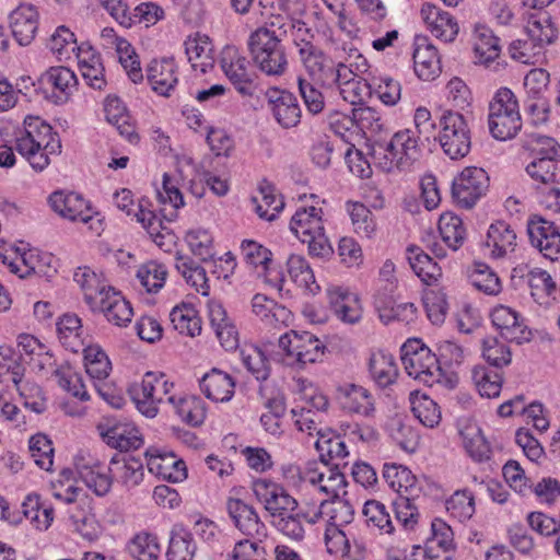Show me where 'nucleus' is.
I'll list each match as a JSON object with an SVG mask.
<instances>
[{"label":"nucleus","mask_w":560,"mask_h":560,"mask_svg":"<svg viewBox=\"0 0 560 560\" xmlns=\"http://www.w3.org/2000/svg\"><path fill=\"white\" fill-rule=\"evenodd\" d=\"M15 144L18 152L37 172H42L49 165L51 154H59L61 151L57 133L38 117L24 119L23 129H19L15 133Z\"/></svg>","instance_id":"1"},{"label":"nucleus","mask_w":560,"mask_h":560,"mask_svg":"<svg viewBox=\"0 0 560 560\" xmlns=\"http://www.w3.org/2000/svg\"><path fill=\"white\" fill-rule=\"evenodd\" d=\"M371 156L374 164L383 172L406 170L421 156L419 137L411 129L399 130L388 142H375Z\"/></svg>","instance_id":"2"},{"label":"nucleus","mask_w":560,"mask_h":560,"mask_svg":"<svg viewBox=\"0 0 560 560\" xmlns=\"http://www.w3.org/2000/svg\"><path fill=\"white\" fill-rule=\"evenodd\" d=\"M255 67L269 78H281L289 69V58L279 37L267 30H255L247 40Z\"/></svg>","instance_id":"3"},{"label":"nucleus","mask_w":560,"mask_h":560,"mask_svg":"<svg viewBox=\"0 0 560 560\" xmlns=\"http://www.w3.org/2000/svg\"><path fill=\"white\" fill-rule=\"evenodd\" d=\"M489 131L493 138L513 139L522 128L518 101L508 88L499 89L489 103Z\"/></svg>","instance_id":"4"},{"label":"nucleus","mask_w":560,"mask_h":560,"mask_svg":"<svg viewBox=\"0 0 560 560\" xmlns=\"http://www.w3.org/2000/svg\"><path fill=\"white\" fill-rule=\"evenodd\" d=\"M290 229L302 243L307 244L312 256L324 258L332 254L325 235L322 208L313 205L296 210L291 219Z\"/></svg>","instance_id":"5"},{"label":"nucleus","mask_w":560,"mask_h":560,"mask_svg":"<svg viewBox=\"0 0 560 560\" xmlns=\"http://www.w3.org/2000/svg\"><path fill=\"white\" fill-rule=\"evenodd\" d=\"M173 387L174 384L163 373L148 372L142 382L131 388V395L137 409L143 416L154 418L160 404L175 406L178 398L172 394Z\"/></svg>","instance_id":"6"},{"label":"nucleus","mask_w":560,"mask_h":560,"mask_svg":"<svg viewBox=\"0 0 560 560\" xmlns=\"http://www.w3.org/2000/svg\"><path fill=\"white\" fill-rule=\"evenodd\" d=\"M54 497L69 505L68 514L75 532L92 541L101 533L100 524L93 513V500L78 487H68L63 492H54Z\"/></svg>","instance_id":"7"},{"label":"nucleus","mask_w":560,"mask_h":560,"mask_svg":"<svg viewBox=\"0 0 560 560\" xmlns=\"http://www.w3.org/2000/svg\"><path fill=\"white\" fill-rule=\"evenodd\" d=\"M401 362L409 376L427 386L431 387L442 380L440 360L419 340H409L402 346Z\"/></svg>","instance_id":"8"},{"label":"nucleus","mask_w":560,"mask_h":560,"mask_svg":"<svg viewBox=\"0 0 560 560\" xmlns=\"http://www.w3.org/2000/svg\"><path fill=\"white\" fill-rule=\"evenodd\" d=\"M439 141L443 152L452 160L465 158L471 148L470 129L465 117L453 110H445L439 117Z\"/></svg>","instance_id":"9"},{"label":"nucleus","mask_w":560,"mask_h":560,"mask_svg":"<svg viewBox=\"0 0 560 560\" xmlns=\"http://www.w3.org/2000/svg\"><path fill=\"white\" fill-rule=\"evenodd\" d=\"M279 349L285 364L303 368L307 363L319 361L324 355L325 346L311 332L298 334L291 330L279 338Z\"/></svg>","instance_id":"10"},{"label":"nucleus","mask_w":560,"mask_h":560,"mask_svg":"<svg viewBox=\"0 0 560 560\" xmlns=\"http://www.w3.org/2000/svg\"><path fill=\"white\" fill-rule=\"evenodd\" d=\"M489 188L487 172L477 166L465 167L452 183L455 202L466 209L472 208Z\"/></svg>","instance_id":"11"},{"label":"nucleus","mask_w":560,"mask_h":560,"mask_svg":"<svg viewBox=\"0 0 560 560\" xmlns=\"http://www.w3.org/2000/svg\"><path fill=\"white\" fill-rule=\"evenodd\" d=\"M49 203L51 209L62 218L89 224V229L97 234L102 230V220L93 213L89 202L81 195L55 191L49 197Z\"/></svg>","instance_id":"12"},{"label":"nucleus","mask_w":560,"mask_h":560,"mask_svg":"<svg viewBox=\"0 0 560 560\" xmlns=\"http://www.w3.org/2000/svg\"><path fill=\"white\" fill-rule=\"evenodd\" d=\"M253 491L268 512L273 523L288 513L298 510V501L280 485L266 479L256 480L253 485Z\"/></svg>","instance_id":"13"},{"label":"nucleus","mask_w":560,"mask_h":560,"mask_svg":"<svg viewBox=\"0 0 560 560\" xmlns=\"http://www.w3.org/2000/svg\"><path fill=\"white\" fill-rule=\"evenodd\" d=\"M527 234L530 245L545 258H560V226L540 215H534L527 221Z\"/></svg>","instance_id":"14"},{"label":"nucleus","mask_w":560,"mask_h":560,"mask_svg":"<svg viewBox=\"0 0 560 560\" xmlns=\"http://www.w3.org/2000/svg\"><path fill=\"white\" fill-rule=\"evenodd\" d=\"M299 46L300 59L310 77L323 86L332 88V75L336 61L322 49L301 37Z\"/></svg>","instance_id":"15"},{"label":"nucleus","mask_w":560,"mask_h":560,"mask_svg":"<svg viewBox=\"0 0 560 560\" xmlns=\"http://www.w3.org/2000/svg\"><path fill=\"white\" fill-rule=\"evenodd\" d=\"M225 508L234 526L242 534L257 540L267 538V527L253 505L241 499L229 498Z\"/></svg>","instance_id":"16"},{"label":"nucleus","mask_w":560,"mask_h":560,"mask_svg":"<svg viewBox=\"0 0 560 560\" xmlns=\"http://www.w3.org/2000/svg\"><path fill=\"white\" fill-rule=\"evenodd\" d=\"M221 69L235 89L243 95H250L253 73L245 56L234 46H225L221 52Z\"/></svg>","instance_id":"17"},{"label":"nucleus","mask_w":560,"mask_h":560,"mask_svg":"<svg viewBox=\"0 0 560 560\" xmlns=\"http://www.w3.org/2000/svg\"><path fill=\"white\" fill-rule=\"evenodd\" d=\"M266 98L273 118L282 128L289 129L300 124L302 112L292 93L271 88L267 90Z\"/></svg>","instance_id":"18"},{"label":"nucleus","mask_w":560,"mask_h":560,"mask_svg":"<svg viewBox=\"0 0 560 560\" xmlns=\"http://www.w3.org/2000/svg\"><path fill=\"white\" fill-rule=\"evenodd\" d=\"M97 431L107 445L120 452L138 450L143 444L139 429L132 423L107 420L97 424Z\"/></svg>","instance_id":"19"},{"label":"nucleus","mask_w":560,"mask_h":560,"mask_svg":"<svg viewBox=\"0 0 560 560\" xmlns=\"http://www.w3.org/2000/svg\"><path fill=\"white\" fill-rule=\"evenodd\" d=\"M148 470L163 479L178 482L187 477L185 462L177 459L173 453H164L159 448L150 447L145 452Z\"/></svg>","instance_id":"20"},{"label":"nucleus","mask_w":560,"mask_h":560,"mask_svg":"<svg viewBox=\"0 0 560 560\" xmlns=\"http://www.w3.org/2000/svg\"><path fill=\"white\" fill-rule=\"evenodd\" d=\"M75 468L80 479L96 495L107 494L112 488V478L104 465L91 456H79L75 459Z\"/></svg>","instance_id":"21"},{"label":"nucleus","mask_w":560,"mask_h":560,"mask_svg":"<svg viewBox=\"0 0 560 560\" xmlns=\"http://www.w3.org/2000/svg\"><path fill=\"white\" fill-rule=\"evenodd\" d=\"M209 320L220 345L228 351L238 347V330L223 305L218 301L208 303Z\"/></svg>","instance_id":"22"},{"label":"nucleus","mask_w":560,"mask_h":560,"mask_svg":"<svg viewBox=\"0 0 560 560\" xmlns=\"http://www.w3.org/2000/svg\"><path fill=\"white\" fill-rule=\"evenodd\" d=\"M12 35L21 46L30 45L38 28V12L32 4H21L9 16Z\"/></svg>","instance_id":"23"},{"label":"nucleus","mask_w":560,"mask_h":560,"mask_svg":"<svg viewBox=\"0 0 560 560\" xmlns=\"http://www.w3.org/2000/svg\"><path fill=\"white\" fill-rule=\"evenodd\" d=\"M315 447L319 454L322 463L325 466L328 464H331L337 468H345L348 466V446L345 439L339 434H336L332 431H318V438L315 442Z\"/></svg>","instance_id":"24"},{"label":"nucleus","mask_w":560,"mask_h":560,"mask_svg":"<svg viewBox=\"0 0 560 560\" xmlns=\"http://www.w3.org/2000/svg\"><path fill=\"white\" fill-rule=\"evenodd\" d=\"M516 233L504 221H497L489 226L485 247L490 257L500 259L515 252Z\"/></svg>","instance_id":"25"},{"label":"nucleus","mask_w":560,"mask_h":560,"mask_svg":"<svg viewBox=\"0 0 560 560\" xmlns=\"http://www.w3.org/2000/svg\"><path fill=\"white\" fill-rule=\"evenodd\" d=\"M147 79L154 92L162 96H170L178 82L174 59L152 60L147 69Z\"/></svg>","instance_id":"26"},{"label":"nucleus","mask_w":560,"mask_h":560,"mask_svg":"<svg viewBox=\"0 0 560 560\" xmlns=\"http://www.w3.org/2000/svg\"><path fill=\"white\" fill-rule=\"evenodd\" d=\"M493 325L500 330L501 336L511 342L522 343L529 339L530 332L520 319L517 312L508 306H497L491 313Z\"/></svg>","instance_id":"27"},{"label":"nucleus","mask_w":560,"mask_h":560,"mask_svg":"<svg viewBox=\"0 0 560 560\" xmlns=\"http://www.w3.org/2000/svg\"><path fill=\"white\" fill-rule=\"evenodd\" d=\"M421 16L430 32L444 42H453L459 27L454 18L432 3H424L421 8Z\"/></svg>","instance_id":"28"},{"label":"nucleus","mask_w":560,"mask_h":560,"mask_svg":"<svg viewBox=\"0 0 560 560\" xmlns=\"http://www.w3.org/2000/svg\"><path fill=\"white\" fill-rule=\"evenodd\" d=\"M413 65L416 74L424 81L434 80L441 72L436 48L425 37L415 42Z\"/></svg>","instance_id":"29"},{"label":"nucleus","mask_w":560,"mask_h":560,"mask_svg":"<svg viewBox=\"0 0 560 560\" xmlns=\"http://www.w3.org/2000/svg\"><path fill=\"white\" fill-rule=\"evenodd\" d=\"M526 34L534 48L542 50L557 38V28L551 16L546 11H537L528 14L525 25Z\"/></svg>","instance_id":"30"},{"label":"nucleus","mask_w":560,"mask_h":560,"mask_svg":"<svg viewBox=\"0 0 560 560\" xmlns=\"http://www.w3.org/2000/svg\"><path fill=\"white\" fill-rule=\"evenodd\" d=\"M234 378L219 369H212L200 381V389L205 396L215 402L230 401L234 395Z\"/></svg>","instance_id":"31"},{"label":"nucleus","mask_w":560,"mask_h":560,"mask_svg":"<svg viewBox=\"0 0 560 560\" xmlns=\"http://www.w3.org/2000/svg\"><path fill=\"white\" fill-rule=\"evenodd\" d=\"M96 311L102 312L109 323L118 327L127 326L133 315L130 303L114 288H108L107 294L96 305Z\"/></svg>","instance_id":"32"},{"label":"nucleus","mask_w":560,"mask_h":560,"mask_svg":"<svg viewBox=\"0 0 560 560\" xmlns=\"http://www.w3.org/2000/svg\"><path fill=\"white\" fill-rule=\"evenodd\" d=\"M73 280L83 291L84 300L92 311H96V305H100L102 298L107 294L108 288H112L89 267H79L73 275Z\"/></svg>","instance_id":"33"},{"label":"nucleus","mask_w":560,"mask_h":560,"mask_svg":"<svg viewBox=\"0 0 560 560\" xmlns=\"http://www.w3.org/2000/svg\"><path fill=\"white\" fill-rule=\"evenodd\" d=\"M185 52L191 67L206 73L214 65L213 45L207 35L196 33L184 43Z\"/></svg>","instance_id":"34"},{"label":"nucleus","mask_w":560,"mask_h":560,"mask_svg":"<svg viewBox=\"0 0 560 560\" xmlns=\"http://www.w3.org/2000/svg\"><path fill=\"white\" fill-rule=\"evenodd\" d=\"M80 71L85 82L95 90H102L106 85L105 68L101 56L92 47H80L75 55Z\"/></svg>","instance_id":"35"},{"label":"nucleus","mask_w":560,"mask_h":560,"mask_svg":"<svg viewBox=\"0 0 560 560\" xmlns=\"http://www.w3.org/2000/svg\"><path fill=\"white\" fill-rule=\"evenodd\" d=\"M104 112L106 120L117 129L121 137L126 138L131 143L138 140L135 125L120 98L117 96H107L104 104Z\"/></svg>","instance_id":"36"},{"label":"nucleus","mask_w":560,"mask_h":560,"mask_svg":"<svg viewBox=\"0 0 560 560\" xmlns=\"http://www.w3.org/2000/svg\"><path fill=\"white\" fill-rule=\"evenodd\" d=\"M337 399L341 408L351 413L369 415L373 402L368 389L354 384H345L337 389Z\"/></svg>","instance_id":"37"},{"label":"nucleus","mask_w":560,"mask_h":560,"mask_svg":"<svg viewBox=\"0 0 560 560\" xmlns=\"http://www.w3.org/2000/svg\"><path fill=\"white\" fill-rule=\"evenodd\" d=\"M474 51L478 63L488 66L499 58L501 52L500 39L488 26L478 24L472 33Z\"/></svg>","instance_id":"38"},{"label":"nucleus","mask_w":560,"mask_h":560,"mask_svg":"<svg viewBox=\"0 0 560 560\" xmlns=\"http://www.w3.org/2000/svg\"><path fill=\"white\" fill-rule=\"evenodd\" d=\"M260 197H254L255 211L260 219L273 221L284 208V201L276 187L264 179L258 187Z\"/></svg>","instance_id":"39"},{"label":"nucleus","mask_w":560,"mask_h":560,"mask_svg":"<svg viewBox=\"0 0 560 560\" xmlns=\"http://www.w3.org/2000/svg\"><path fill=\"white\" fill-rule=\"evenodd\" d=\"M42 82L55 92L56 102L63 103L75 90L78 80L73 71L59 66L49 68L42 77Z\"/></svg>","instance_id":"40"},{"label":"nucleus","mask_w":560,"mask_h":560,"mask_svg":"<svg viewBox=\"0 0 560 560\" xmlns=\"http://www.w3.org/2000/svg\"><path fill=\"white\" fill-rule=\"evenodd\" d=\"M156 195L162 218L167 222L174 221L177 218V210L184 207L185 202L174 178L168 174L163 175L162 189H158Z\"/></svg>","instance_id":"41"},{"label":"nucleus","mask_w":560,"mask_h":560,"mask_svg":"<svg viewBox=\"0 0 560 560\" xmlns=\"http://www.w3.org/2000/svg\"><path fill=\"white\" fill-rule=\"evenodd\" d=\"M369 372L372 380L380 387H388L393 385L398 377V365L395 358L382 351L371 355L369 362Z\"/></svg>","instance_id":"42"},{"label":"nucleus","mask_w":560,"mask_h":560,"mask_svg":"<svg viewBox=\"0 0 560 560\" xmlns=\"http://www.w3.org/2000/svg\"><path fill=\"white\" fill-rule=\"evenodd\" d=\"M407 259L415 273L428 285L435 283L442 276L440 266L418 246L407 248Z\"/></svg>","instance_id":"43"},{"label":"nucleus","mask_w":560,"mask_h":560,"mask_svg":"<svg viewBox=\"0 0 560 560\" xmlns=\"http://www.w3.org/2000/svg\"><path fill=\"white\" fill-rule=\"evenodd\" d=\"M175 268L195 290L207 296L210 292L206 269L199 266L191 257L176 254Z\"/></svg>","instance_id":"44"},{"label":"nucleus","mask_w":560,"mask_h":560,"mask_svg":"<svg viewBox=\"0 0 560 560\" xmlns=\"http://www.w3.org/2000/svg\"><path fill=\"white\" fill-rule=\"evenodd\" d=\"M526 173L536 183V186L558 185L560 183V161L534 158L526 166Z\"/></svg>","instance_id":"45"},{"label":"nucleus","mask_w":560,"mask_h":560,"mask_svg":"<svg viewBox=\"0 0 560 560\" xmlns=\"http://www.w3.org/2000/svg\"><path fill=\"white\" fill-rule=\"evenodd\" d=\"M47 46L60 61L69 60L72 56H75L80 49L74 33L65 25H60L54 31L48 39ZM81 47L84 46L81 45Z\"/></svg>","instance_id":"46"},{"label":"nucleus","mask_w":560,"mask_h":560,"mask_svg":"<svg viewBox=\"0 0 560 560\" xmlns=\"http://www.w3.org/2000/svg\"><path fill=\"white\" fill-rule=\"evenodd\" d=\"M110 464L113 467L109 470L126 488H135L142 481L143 464L139 458L126 456L122 462L113 458Z\"/></svg>","instance_id":"47"},{"label":"nucleus","mask_w":560,"mask_h":560,"mask_svg":"<svg viewBox=\"0 0 560 560\" xmlns=\"http://www.w3.org/2000/svg\"><path fill=\"white\" fill-rule=\"evenodd\" d=\"M410 405L413 416L427 428H434L441 421V410L438 404L425 394L412 392Z\"/></svg>","instance_id":"48"},{"label":"nucleus","mask_w":560,"mask_h":560,"mask_svg":"<svg viewBox=\"0 0 560 560\" xmlns=\"http://www.w3.org/2000/svg\"><path fill=\"white\" fill-rule=\"evenodd\" d=\"M288 273L292 281L311 294L319 292L320 288L306 259L300 255H291L287 261Z\"/></svg>","instance_id":"49"},{"label":"nucleus","mask_w":560,"mask_h":560,"mask_svg":"<svg viewBox=\"0 0 560 560\" xmlns=\"http://www.w3.org/2000/svg\"><path fill=\"white\" fill-rule=\"evenodd\" d=\"M57 332L61 343L72 352L83 347L82 324L75 314H65L57 322Z\"/></svg>","instance_id":"50"},{"label":"nucleus","mask_w":560,"mask_h":560,"mask_svg":"<svg viewBox=\"0 0 560 560\" xmlns=\"http://www.w3.org/2000/svg\"><path fill=\"white\" fill-rule=\"evenodd\" d=\"M439 231L443 242L453 250H457L466 240V229L463 220L452 212L441 214Z\"/></svg>","instance_id":"51"},{"label":"nucleus","mask_w":560,"mask_h":560,"mask_svg":"<svg viewBox=\"0 0 560 560\" xmlns=\"http://www.w3.org/2000/svg\"><path fill=\"white\" fill-rule=\"evenodd\" d=\"M383 478L398 493L406 492L411 494L416 488V476L404 465L385 463L383 466Z\"/></svg>","instance_id":"52"},{"label":"nucleus","mask_w":560,"mask_h":560,"mask_svg":"<svg viewBox=\"0 0 560 560\" xmlns=\"http://www.w3.org/2000/svg\"><path fill=\"white\" fill-rule=\"evenodd\" d=\"M530 289V294L539 305H547V298L557 290V284L551 275L540 268H534L525 277Z\"/></svg>","instance_id":"53"},{"label":"nucleus","mask_w":560,"mask_h":560,"mask_svg":"<svg viewBox=\"0 0 560 560\" xmlns=\"http://www.w3.org/2000/svg\"><path fill=\"white\" fill-rule=\"evenodd\" d=\"M472 287L488 295H497L502 285L497 273L486 264L475 262L468 275Z\"/></svg>","instance_id":"54"},{"label":"nucleus","mask_w":560,"mask_h":560,"mask_svg":"<svg viewBox=\"0 0 560 560\" xmlns=\"http://www.w3.org/2000/svg\"><path fill=\"white\" fill-rule=\"evenodd\" d=\"M243 365L257 381H266L270 374V368L264 352L254 345H244L240 350Z\"/></svg>","instance_id":"55"},{"label":"nucleus","mask_w":560,"mask_h":560,"mask_svg":"<svg viewBox=\"0 0 560 560\" xmlns=\"http://www.w3.org/2000/svg\"><path fill=\"white\" fill-rule=\"evenodd\" d=\"M21 355L9 346H0V382H12L15 386L21 384L24 375Z\"/></svg>","instance_id":"56"},{"label":"nucleus","mask_w":560,"mask_h":560,"mask_svg":"<svg viewBox=\"0 0 560 560\" xmlns=\"http://www.w3.org/2000/svg\"><path fill=\"white\" fill-rule=\"evenodd\" d=\"M127 548L129 555L137 560H158L161 552L158 537L147 532L135 535Z\"/></svg>","instance_id":"57"},{"label":"nucleus","mask_w":560,"mask_h":560,"mask_svg":"<svg viewBox=\"0 0 560 560\" xmlns=\"http://www.w3.org/2000/svg\"><path fill=\"white\" fill-rule=\"evenodd\" d=\"M173 327L182 335L195 337L201 331V320L189 306H175L170 313Z\"/></svg>","instance_id":"58"},{"label":"nucleus","mask_w":560,"mask_h":560,"mask_svg":"<svg viewBox=\"0 0 560 560\" xmlns=\"http://www.w3.org/2000/svg\"><path fill=\"white\" fill-rule=\"evenodd\" d=\"M257 30H267L269 33L277 35L279 37V42L283 40L289 31H291L295 36V40L298 38L301 39V37H304L305 34H308L306 24L300 20L294 19L293 15L288 13L287 16H275L269 23L259 26Z\"/></svg>","instance_id":"59"},{"label":"nucleus","mask_w":560,"mask_h":560,"mask_svg":"<svg viewBox=\"0 0 560 560\" xmlns=\"http://www.w3.org/2000/svg\"><path fill=\"white\" fill-rule=\"evenodd\" d=\"M463 445L468 454L478 462L489 458V445L476 424H467L459 429Z\"/></svg>","instance_id":"60"},{"label":"nucleus","mask_w":560,"mask_h":560,"mask_svg":"<svg viewBox=\"0 0 560 560\" xmlns=\"http://www.w3.org/2000/svg\"><path fill=\"white\" fill-rule=\"evenodd\" d=\"M314 522V520L307 518V515L298 509L293 513L281 516L272 524L282 535L300 541L305 536L304 523Z\"/></svg>","instance_id":"61"},{"label":"nucleus","mask_w":560,"mask_h":560,"mask_svg":"<svg viewBox=\"0 0 560 560\" xmlns=\"http://www.w3.org/2000/svg\"><path fill=\"white\" fill-rule=\"evenodd\" d=\"M363 515L370 527L377 528L381 534H393L395 526L386 506L376 500L366 501Z\"/></svg>","instance_id":"62"},{"label":"nucleus","mask_w":560,"mask_h":560,"mask_svg":"<svg viewBox=\"0 0 560 560\" xmlns=\"http://www.w3.org/2000/svg\"><path fill=\"white\" fill-rule=\"evenodd\" d=\"M196 550L192 534L182 528L172 535L166 557L167 560H194Z\"/></svg>","instance_id":"63"},{"label":"nucleus","mask_w":560,"mask_h":560,"mask_svg":"<svg viewBox=\"0 0 560 560\" xmlns=\"http://www.w3.org/2000/svg\"><path fill=\"white\" fill-rule=\"evenodd\" d=\"M524 147L532 151L535 158L560 161V144L553 138L529 133L524 140Z\"/></svg>","instance_id":"64"}]
</instances>
